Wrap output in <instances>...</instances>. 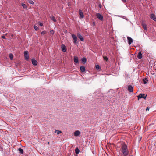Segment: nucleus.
<instances>
[{
    "mask_svg": "<svg viewBox=\"0 0 156 156\" xmlns=\"http://www.w3.org/2000/svg\"><path fill=\"white\" fill-rule=\"evenodd\" d=\"M46 34V32L45 31H44L41 32V34L43 35L45 34Z\"/></svg>",
    "mask_w": 156,
    "mask_h": 156,
    "instance_id": "obj_30",
    "label": "nucleus"
},
{
    "mask_svg": "<svg viewBox=\"0 0 156 156\" xmlns=\"http://www.w3.org/2000/svg\"><path fill=\"white\" fill-rule=\"evenodd\" d=\"M122 155L123 156H127L129 154V151L127 146L125 144H122L121 147Z\"/></svg>",
    "mask_w": 156,
    "mask_h": 156,
    "instance_id": "obj_1",
    "label": "nucleus"
},
{
    "mask_svg": "<svg viewBox=\"0 0 156 156\" xmlns=\"http://www.w3.org/2000/svg\"><path fill=\"white\" fill-rule=\"evenodd\" d=\"M22 5L23 7L24 8H27V6L26 4H24V3H22Z\"/></svg>",
    "mask_w": 156,
    "mask_h": 156,
    "instance_id": "obj_27",
    "label": "nucleus"
},
{
    "mask_svg": "<svg viewBox=\"0 0 156 156\" xmlns=\"http://www.w3.org/2000/svg\"><path fill=\"white\" fill-rule=\"evenodd\" d=\"M97 70H98L100 69L101 67L98 65H96L95 66Z\"/></svg>",
    "mask_w": 156,
    "mask_h": 156,
    "instance_id": "obj_24",
    "label": "nucleus"
},
{
    "mask_svg": "<svg viewBox=\"0 0 156 156\" xmlns=\"http://www.w3.org/2000/svg\"><path fill=\"white\" fill-rule=\"evenodd\" d=\"M79 15H80L81 18H83L84 15H83V12H82V11L81 10H80L79 11Z\"/></svg>",
    "mask_w": 156,
    "mask_h": 156,
    "instance_id": "obj_17",
    "label": "nucleus"
},
{
    "mask_svg": "<svg viewBox=\"0 0 156 156\" xmlns=\"http://www.w3.org/2000/svg\"><path fill=\"white\" fill-rule=\"evenodd\" d=\"M81 61L82 62L83 64H85L87 61V59L85 58H81Z\"/></svg>",
    "mask_w": 156,
    "mask_h": 156,
    "instance_id": "obj_19",
    "label": "nucleus"
},
{
    "mask_svg": "<svg viewBox=\"0 0 156 156\" xmlns=\"http://www.w3.org/2000/svg\"><path fill=\"white\" fill-rule=\"evenodd\" d=\"M72 37L73 39L74 40V42H73L75 44L77 43V37L75 35H74V34H72Z\"/></svg>",
    "mask_w": 156,
    "mask_h": 156,
    "instance_id": "obj_4",
    "label": "nucleus"
},
{
    "mask_svg": "<svg viewBox=\"0 0 156 156\" xmlns=\"http://www.w3.org/2000/svg\"><path fill=\"white\" fill-rule=\"evenodd\" d=\"M127 38L128 40V43L129 45H130L133 42L132 39L129 37H127Z\"/></svg>",
    "mask_w": 156,
    "mask_h": 156,
    "instance_id": "obj_7",
    "label": "nucleus"
},
{
    "mask_svg": "<svg viewBox=\"0 0 156 156\" xmlns=\"http://www.w3.org/2000/svg\"><path fill=\"white\" fill-rule=\"evenodd\" d=\"M9 57L11 60H12L13 59V55L12 54L10 53L9 55Z\"/></svg>",
    "mask_w": 156,
    "mask_h": 156,
    "instance_id": "obj_25",
    "label": "nucleus"
},
{
    "mask_svg": "<svg viewBox=\"0 0 156 156\" xmlns=\"http://www.w3.org/2000/svg\"><path fill=\"white\" fill-rule=\"evenodd\" d=\"M24 55L25 59L27 60H29V54L28 52L27 51H26L24 52Z\"/></svg>",
    "mask_w": 156,
    "mask_h": 156,
    "instance_id": "obj_3",
    "label": "nucleus"
},
{
    "mask_svg": "<svg viewBox=\"0 0 156 156\" xmlns=\"http://www.w3.org/2000/svg\"><path fill=\"white\" fill-rule=\"evenodd\" d=\"M137 57L139 59H141L142 58V55L141 51H140L138 52L137 56Z\"/></svg>",
    "mask_w": 156,
    "mask_h": 156,
    "instance_id": "obj_13",
    "label": "nucleus"
},
{
    "mask_svg": "<svg viewBox=\"0 0 156 156\" xmlns=\"http://www.w3.org/2000/svg\"><path fill=\"white\" fill-rule=\"evenodd\" d=\"M80 69L82 72H84L85 71V68L84 66H81L80 67Z\"/></svg>",
    "mask_w": 156,
    "mask_h": 156,
    "instance_id": "obj_16",
    "label": "nucleus"
},
{
    "mask_svg": "<svg viewBox=\"0 0 156 156\" xmlns=\"http://www.w3.org/2000/svg\"><path fill=\"white\" fill-rule=\"evenodd\" d=\"M75 151L76 154H78L79 153L80 151L78 148H76Z\"/></svg>",
    "mask_w": 156,
    "mask_h": 156,
    "instance_id": "obj_23",
    "label": "nucleus"
},
{
    "mask_svg": "<svg viewBox=\"0 0 156 156\" xmlns=\"http://www.w3.org/2000/svg\"><path fill=\"white\" fill-rule=\"evenodd\" d=\"M28 2L29 3L31 4H34V3L33 2V1H32L31 0H29Z\"/></svg>",
    "mask_w": 156,
    "mask_h": 156,
    "instance_id": "obj_29",
    "label": "nucleus"
},
{
    "mask_svg": "<svg viewBox=\"0 0 156 156\" xmlns=\"http://www.w3.org/2000/svg\"><path fill=\"white\" fill-rule=\"evenodd\" d=\"M31 61H32V64L36 66L37 65V60H36L35 59H32Z\"/></svg>",
    "mask_w": 156,
    "mask_h": 156,
    "instance_id": "obj_14",
    "label": "nucleus"
},
{
    "mask_svg": "<svg viewBox=\"0 0 156 156\" xmlns=\"http://www.w3.org/2000/svg\"><path fill=\"white\" fill-rule=\"evenodd\" d=\"M61 48H62V51L64 52H65L66 51L67 49H66V48L65 46L64 45L62 44V45Z\"/></svg>",
    "mask_w": 156,
    "mask_h": 156,
    "instance_id": "obj_10",
    "label": "nucleus"
},
{
    "mask_svg": "<svg viewBox=\"0 0 156 156\" xmlns=\"http://www.w3.org/2000/svg\"><path fill=\"white\" fill-rule=\"evenodd\" d=\"M96 15L97 17V18L100 20H103V16L102 15H101L99 13H97L96 14Z\"/></svg>",
    "mask_w": 156,
    "mask_h": 156,
    "instance_id": "obj_6",
    "label": "nucleus"
},
{
    "mask_svg": "<svg viewBox=\"0 0 156 156\" xmlns=\"http://www.w3.org/2000/svg\"><path fill=\"white\" fill-rule=\"evenodd\" d=\"M104 58L106 61H107V58L106 56H104Z\"/></svg>",
    "mask_w": 156,
    "mask_h": 156,
    "instance_id": "obj_33",
    "label": "nucleus"
},
{
    "mask_svg": "<svg viewBox=\"0 0 156 156\" xmlns=\"http://www.w3.org/2000/svg\"><path fill=\"white\" fill-rule=\"evenodd\" d=\"M74 61L75 62L78 63L79 62L78 57L76 56H75L74 58Z\"/></svg>",
    "mask_w": 156,
    "mask_h": 156,
    "instance_id": "obj_18",
    "label": "nucleus"
},
{
    "mask_svg": "<svg viewBox=\"0 0 156 156\" xmlns=\"http://www.w3.org/2000/svg\"><path fill=\"white\" fill-rule=\"evenodd\" d=\"M2 37L3 38V39H5V36H2Z\"/></svg>",
    "mask_w": 156,
    "mask_h": 156,
    "instance_id": "obj_35",
    "label": "nucleus"
},
{
    "mask_svg": "<svg viewBox=\"0 0 156 156\" xmlns=\"http://www.w3.org/2000/svg\"><path fill=\"white\" fill-rule=\"evenodd\" d=\"M50 33L51 34L53 35L54 33V31L53 30H51L50 31Z\"/></svg>",
    "mask_w": 156,
    "mask_h": 156,
    "instance_id": "obj_31",
    "label": "nucleus"
},
{
    "mask_svg": "<svg viewBox=\"0 0 156 156\" xmlns=\"http://www.w3.org/2000/svg\"><path fill=\"white\" fill-rule=\"evenodd\" d=\"M149 108L148 107H147L146 109V111H147L148 110H149Z\"/></svg>",
    "mask_w": 156,
    "mask_h": 156,
    "instance_id": "obj_36",
    "label": "nucleus"
},
{
    "mask_svg": "<svg viewBox=\"0 0 156 156\" xmlns=\"http://www.w3.org/2000/svg\"><path fill=\"white\" fill-rule=\"evenodd\" d=\"M56 132H57V134L58 135L62 133L61 131L59 130H55V132L56 133Z\"/></svg>",
    "mask_w": 156,
    "mask_h": 156,
    "instance_id": "obj_26",
    "label": "nucleus"
},
{
    "mask_svg": "<svg viewBox=\"0 0 156 156\" xmlns=\"http://www.w3.org/2000/svg\"><path fill=\"white\" fill-rule=\"evenodd\" d=\"M50 19L52 20L53 22H56V20L54 16H51L50 17Z\"/></svg>",
    "mask_w": 156,
    "mask_h": 156,
    "instance_id": "obj_20",
    "label": "nucleus"
},
{
    "mask_svg": "<svg viewBox=\"0 0 156 156\" xmlns=\"http://www.w3.org/2000/svg\"><path fill=\"white\" fill-rule=\"evenodd\" d=\"M98 7H99L100 8H101V7H102V5H101L100 4H99L98 5Z\"/></svg>",
    "mask_w": 156,
    "mask_h": 156,
    "instance_id": "obj_34",
    "label": "nucleus"
},
{
    "mask_svg": "<svg viewBox=\"0 0 156 156\" xmlns=\"http://www.w3.org/2000/svg\"><path fill=\"white\" fill-rule=\"evenodd\" d=\"M147 96V95H145L144 94H140L138 96V100H139V98H143L144 99H145Z\"/></svg>",
    "mask_w": 156,
    "mask_h": 156,
    "instance_id": "obj_2",
    "label": "nucleus"
},
{
    "mask_svg": "<svg viewBox=\"0 0 156 156\" xmlns=\"http://www.w3.org/2000/svg\"><path fill=\"white\" fill-rule=\"evenodd\" d=\"M125 75H126V76L127 77L128 76L126 74Z\"/></svg>",
    "mask_w": 156,
    "mask_h": 156,
    "instance_id": "obj_39",
    "label": "nucleus"
},
{
    "mask_svg": "<svg viewBox=\"0 0 156 156\" xmlns=\"http://www.w3.org/2000/svg\"><path fill=\"white\" fill-rule=\"evenodd\" d=\"M38 24L41 26H43V24L39 22Z\"/></svg>",
    "mask_w": 156,
    "mask_h": 156,
    "instance_id": "obj_32",
    "label": "nucleus"
},
{
    "mask_svg": "<svg viewBox=\"0 0 156 156\" xmlns=\"http://www.w3.org/2000/svg\"><path fill=\"white\" fill-rule=\"evenodd\" d=\"M34 28L36 31L38 29V27L35 25L34 26Z\"/></svg>",
    "mask_w": 156,
    "mask_h": 156,
    "instance_id": "obj_28",
    "label": "nucleus"
},
{
    "mask_svg": "<svg viewBox=\"0 0 156 156\" xmlns=\"http://www.w3.org/2000/svg\"><path fill=\"white\" fill-rule=\"evenodd\" d=\"M142 25L144 29L146 30H147V26L144 22L142 21Z\"/></svg>",
    "mask_w": 156,
    "mask_h": 156,
    "instance_id": "obj_8",
    "label": "nucleus"
},
{
    "mask_svg": "<svg viewBox=\"0 0 156 156\" xmlns=\"http://www.w3.org/2000/svg\"><path fill=\"white\" fill-rule=\"evenodd\" d=\"M127 90L129 92H133V86L130 85L128 86Z\"/></svg>",
    "mask_w": 156,
    "mask_h": 156,
    "instance_id": "obj_5",
    "label": "nucleus"
},
{
    "mask_svg": "<svg viewBox=\"0 0 156 156\" xmlns=\"http://www.w3.org/2000/svg\"><path fill=\"white\" fill-rule=\"evenodd\" d=\"M122 1L124 2H126V0H122Z\"/></svg>",
    "mask_w": 156,
    "mask_h": 156,
    "instance_id": "obj_37",
    "label": "nucleus"
},
{
    "mask_svg": "<svg viewBox=\"0 0 156 156\" xmlns=\"http://www.w3.org/2000/svg\"><path fill=\"white\" fill-rule=\"evenodd\" d=\"M150 18L151 19L155 21H156V17L154 14H151V15Z\"/></svg>",
    "mask_w": 156,
    "mask_h": 156,
    "instance_id": "obj_12",
    "label": "nucleus"
},
{
    "mask_svg": "<svg viewBox=\"0 0 156 156\" xmlns=\"http://www.w3.org/2000/svg\"><path fill=\"white\" fill-rule=\"evenodd\" d=\"M80 134V132L79 130L76 131L74 133V135L75 136H77Z\"/></svg>",
    "mask_w": 156,
    "mask_h": 156,
    "instance_id": "obj_15",
    "label": "nucleus"
},
{
    "mask_svg": "<svg viewBox=\"0 0 156 156\" xmlns=\"http://www.w3.org/2000/svg\"><path fill=\"white\" fill-rule=\"evenodd\" d=\"M78 37L80 39V40L82 41H84V38L80 33H78L77 34Z\"/></svg>",
    "mask_w": 156,
    "mask_h": 156,
    "instance_id": "obj_9",
    "label": "nucleus"
},
{
    "mask_svg": "<svg viewBox=\"0 0 156 156\" xmlns=\"http://www.w3.org/2000/svg\"><path fill=\"white\" fill-rule=\"evenodd\" d=\"M48 144H49V142H48Z\"/></svg>",
    "mask_w": 156,
    "mask_h": 156,
    "instance_id": "obj_38",
    "label": "nucleus"
},
{
    "mask_svg": "<svg viewBox=\"0 0 156 156\" xmlns=\"http://www.w3.org/2000/svg\"><path fill=\"white\" fill-rule=\"evenodd\" d=\"M148 80H147V78H145L143 80V83L144 84H146L147 83V81H148Z\"/></svg>",
    "mask_w": 156,
    "mask_h": 156,
    "instance_id": "obj_21",
    "label": "nucleus"
},
{
    "mask_svg": "<svg viewBox=\"0 0 156 156\" xmlns=\"http://www.w3.org/2000/svg\"><path fill=\"white\" fill-rule=\"evenodd\" d=\"M103 95L102 93H98V94L96 96V98L98 99H101L102 98Z\"/></svg>",
    "mask_w": 156,
    "mask_h": 156,
    "instance_id": "obj_11",
    "label": "nucleus"
},
{
    "mask_svg": "<svg viewBox=\"0 0 156 156\" xmlns=\"http://www.w3.org/2000/svg\"><path fill=\"white\" fill-rule=\"evenodd\" d=\"M18 151L19 153L21 154H23V150L21 148H20L18 149Z\"/></svg>",
    "mask_w": 156,
    "mask_h": 156,
    "instance_id": "obj_22",
    "label": "nucleus"
}]
</instances>
